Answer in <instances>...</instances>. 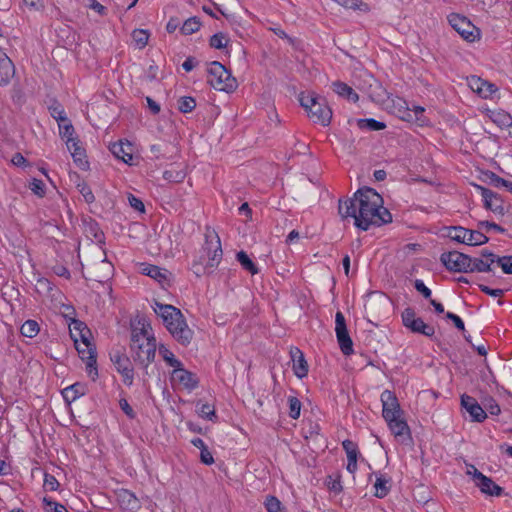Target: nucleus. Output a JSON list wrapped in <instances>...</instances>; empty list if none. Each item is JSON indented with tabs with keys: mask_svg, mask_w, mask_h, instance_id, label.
Listing matches in <instances>:
<instances>
[{
	"mask_svg": "<svg viewBox=\"0 0 512 512\" xmlns=\"http://www.w3.org/2000/svg\"><path fill=\"white\" fill-rule=\"evenodd\" d=\"M342 218L353 217L357 228L367 231L371 226H381L392 221V215L383 207V198L374 189L365 187L344 202L339 201Z\"/></svg>",
	"mask_w": 512,
	"mask_h": 512,
	"instance_id": "f257e3e1",
	"label": "nucleus"
},
{
	"mask_svg": "<svg viewBox=\"0 0 512 512\" xmlns=\"http://www.w3.org/2000/svg\"><path fill=\"white\" fill-rule=\"evenodd\" d=\"M204 235L205 243L191 266L197 277L212 274L219 266L223 256L221 240L217 232L210 227H206Z\"/></svg>",
	"mask_w": 512,
	"mask_h": 512,
	"instance_id": "f03ea898",
	"label": "nucleus"
},
{
	"mask_svg": "<svg viewBox=\"0 0 512 512\" xmlns=\"http://www.w3.org/2000/svg\"><path fill=\"white\" fill-rule=\"evenodd\" d=\"M150 331V325L144 323L141 327H133L131 330V357L143 368H147L154 361L156 354V339Z\"/></svg>",
	"mask_w": 512,
	"mask_h": 512,
	"instance_id": "7ed1b4c3",
	"label": "nucleus"
},
{
	"mask_svg": "<svg viewBox=\"0 0 512 512\" xmlns=\"http://www.w3.org/2000/svg\"><path fill=\"white\" fill-rule=\"evenodd\" d=\"M153 309L154 312L161 317L165 327L179 343L183 345L190 343L193 332L186 324L184 316L178 308L156 301Z\"/></svg>",
	"mask_w": 512,
	"mask_h": 512,
	"instance_id": "20e7f679",
	"label": "nucleus"
},
{
	"mask_svg": "<svg viewBox=\"0 0 512 512\" xmlns=\"http://www.w3.org/2000/svg\"><path fill=\"white\" fill-rule=\"evenodd\" d=\"M207 82L216 90L232 92L237 88V81L231 72L218 61H214L208 68Z\"/></svg>",
	"mask_w": 512,
	"mask_h": 512,
	"instance_id": "39448f33",
	"label": "nucleus"
},
{
	"mask_svg": "<svg viewBox=\"0 0 512 512\" xmlns=\"http://www.w3.org/2000/svg\"><path fill=\"white\" fill-rule=\"evenodd\" d=\"M448 21L451 27L468 42H474L480 37L479 29L474 26L466 17L459 14H450Z\"/></svg>",
	"mask_w": 512,
	"mask_h": 512,
	"instance_id": "423d86ee",
	"label": "nucleus"
},
{
	"mask_svg": "<svg viewBox=\"0 0 512 512\" xmlns=\"http://www.w3.org/2000/svg\"><path fill=\"white\" fill-rule=\"evenodd\" d=\"M110 360L121 374L123 383L131 386L134 381V369L129 357L120 349L112 350Z\"/></svg>",
	"mask_w": 512,
	"mask_h": 512,
	"instance_id": "0eeeda50",
	"label": "nucleus"
},
{
	"mask_svg": "<svg viewBox=\"0 0 512 512\" xmlns=\"http://www.w3.org/2000/svg\"><path fill=\"white\" fill-rule=\"evenodd\" d=\"M440 261L449 271L468 273L471 257L458 251H450L442 253Z\"/></svg>",
	"mask_w": 512,
	"mask_h": 512,
	"instance_id": "6e6552de",
	"label": "nucleus"
},
{
	"mask_svg": "<svg viewBox=\"0 0 512 512\" xmlns=\"http://www.w3.org/2000/svg\"><path fill=\"white\" fill-rule=\"evenodd\" d=\"M403 325L414 333H419L427 337H432L435 333L433 326L426 324L412 308H406L402 312Z\"/></svg>",
	"mask_w": 512,
	"mask_h": 512,
	"instance_id": "1a4fd4ad",
	"label": "nucleus"
},
{
	"mask_svg": "<svg viewBox=\"0 0 512 512\" xmlns=\"http://www.w3.org/2000/svg\"><path fill=\"white\" fill-rule=\"evenodd\" d=\"M335 332L342 353L344 355L352 354L353 342L347 330L345 317L340 311L335 315Z\"/></svg>",
	"mask_w": 512,
	"mask_h": 512,
	"instance_id": "9d476101",
	"label": "nucleus"
},
{
	"mask_svg": "<svg viewBox=\"0 0 512 512\" xmlns=\"http://www.w3.org/2000/svg\"><path fill=\"white\" fill-rule=\"evenodd\" d=\"M380 399L382 402V416L385 421L402 416L403 411L394 392L384 390Z\"/></svg>",
	"mask_w": 512,
	"mask_h": 512,
	"instance_id": "9b49d317",
	"label": "nucleus"
},
{
	"mask_svg": "<svg viewBox=\"0 0 512 512\" xmlns=\"http://www.w3.org/2000/svg\"><path fill=\"white\" fill-rule=\"evenodd\" d=\"M171 382L181 385L183 388L191 391L198 386V379L194 373L184 369L183 365L171 372Z\"/></svg>",
	"mask_w": 512,
	"mask_h": 512,
	"instance_id": "f8f14e48",
	"label": "nucleus"
},
{
	"mask_svg": "<svg viewBox=\"0 0 512 512\" xmlns=\"http://www.w3.org/2000/svg\"><path fill=\"white\" fill-rule=\"evenodd\" d=\"M307 114L313 122L323 126H328L332 119V110L324 98L318 100V103Z\"/></svg>",
	"mask_w": 512,
	"mask_h": 512,
	"instance_id": "ddd939ff",
	"label": "nucleus"
},
{
	"mask_svg": "<svg viewBox=\"0 0 512 512\" xmlns=\"http://www.w3.org/2000/svg\"><path fill=\"white\" fill-rule=\"evenodd\" d=\"M475 187L477 190H479L481 196L483 197L484 206L486 209L491 210L497 214H504L503 201L497 193L481 185H475Z\"/></svg>",
	"mask_w": 512,
	"mask_h": 512,
	"instance_id": "4468645a",
	"label": "nucleus"
},
{
	"mask_svg": "<svg viewBox=\"0 0 512 512\" xmlns=\"http://www.w3.org/2000/svg\"><path fill=\"white\" fill-rule=\"evenodd\" d=\"M467 81L471 90L484 99L491 98L492 95L498 90L493 83H490L475 75L468 77Z\"/></svg>",
	"mask_w": 512,
	"mask_h": 512,
	"instance_id": "2eb2a0df",
	"label": "nucleus"
},
{
	"mask_svg": "<svg viewBox=\"0 0 512 512\" xmlns=\"http://www.w3.org/2000/svg\"><path fill=\"white\" fill-rule=\"evenodd\" d=\"M472 468L474 469V483L479 487L481 492L491 496L501 495L502 488L499 485H497L491 478L483 475L475 466H472Z\"/></svg>",
	"mask_w": 512,
	"mask_h": 512,
	"instance_id": "dca6fc26",
	"label": "nucleus"
},
{
	"mask_svg": "<svg viewBox=\"0 0 512 512\" xmlns=\"http://www.w3.org/2000/svg\"><path fill=\"white\" fill-rule=\"evenodd\" d=\"M461 405L469 413L473 421L483 422L487 418L485 410L479 405L475 398L468 395H462Z\"/></svg>",
	"mask_w": 512,
	"mask_h": 512,
	"instance_id": "f3484780",
	"label": "nucleus"
},
{
	"mask_svg": "<svg viewBox=\"0 0 512 512\" xmlns=\"http://www.w3.org/2000/svg\"><path fill=\"white\" fill-rule=\"evenodd\" d=\"M15 75V66L6 53L0 51V87L9 84Z\"/></svg>",
	"mask_w": 512,
	"mask_h": 512,
	"instance_id": "a211bd4d",
	"label": "nucleus"
},
{
	"mask_svg": "<svg viewBox=\"0 0 512 512\" xmlns=\"http://www.w3.org/2000/svg\"><path fill=\"white\" fill-rule=\"evenodd\" d=\"M109 149L116 158L121 159L126 164L132 165L133 154L131 143L120 140L111 144Z\"/></svg>",
	"mask_w": 512,
	"mask_h": 512,
	"instance_id": "6ab92c4d",
	"label": "nucleus"
},
{
	"mask_svg": "<svg viewBox=\"0 0 512 512\" xmlns=\"http://www.w3.org/2000/svg\"><path fill=\"white\" fill-rule=\"evenodd\" d=\"M388 427L392 434L401 439V441H405L410 438V429L406 421L402 418V416L392 418L386 421Z\"/></svg>",
	"mask_w": 512,
	"mask_h": 512,
	"instance_id": "aec40b11",
	"label": "nucleus"
},
{
	"mask_svg": "<svg viewBox=\"0 0 512 512\" xmlns=\"http://www.w3.org/2000/svg\"><path fill=\"white\" fill-rule=\"evenodd\" d=\"M290 356L293 362V371L298 378H303L308 374V364L302 351L293 347L290 350Z\"/></svg>",
	"mask_w": 512,
	"mask_h": 512,
	"instance_id": "412c9836",
	"label": "nucleus"
},
{
	"mask_svg": "<svg viewBox=\"0 0 512 512\" xmlns=\"http://www.w3.org/2000/svg\"><path fill=\"white\" fill-rule=\"evenodd\" d=\"M67 149L70 151L71 156L74 159V162L77 163V165L81 169H85L88 166V161L85 159V150L79 145V142L77 139L75 140H67L66 141Z\"/></svg>",
	"mask_w": 512,
	"mask_h": 512,
	"instance_id": "4be33fe9",
	"label": "nucleus"
},
{
	"mask_svg": "<svg viewBox=\"0 0 512 512\" xmlns=\"http://www.w3.org/2000/svg\"><path fill=\"white\" fill-rule=\"evenodd\" d=\"M342 446L347 454V470L351 474H354L357 470V459L359 454L358 447L356 443L348 439L342 442Z\"/></svg>",
	"mask_w": 512,
	"mask_h": 512,
	"instance_id": "5701e85b",
	"label": "nucleus"
},
{
	"mask_svg": "<svg viewBox=\"0 0 512 512\" xmlns=\"http://www.w3.org/2000/svg\"><path fill=\"white\" fill-rule=\"evenodd\" d=\"M140 271L143 275L149 276L159 283H164L167 281V270L161 269L158 266L148 263H141Z\"/></svg>",
	"mask_w": 512,
	"mask_h": 512,
	"instance_id": "b1692460",
	"label": "nucleus"
},
{
	"mask_svg": "<svg viewBox=\"0 0 512 512\" xmlns=\"http://www.w3.org/2000/svg\"><path fill=\"white\" fill-rule=\"evenodd\" d=\"M120 506L128 511H134L139 508V502L135 495L128 490H122L118 494Z\"/></svg>",
	"mask_w": 512,
	"mask_h": 512,
	"instance_id": "393cba45",
	"label": "nucleus"
},
{
	"mask_svg": "<svg viewBox=\"0 0 512 512\" xmlns=\"http://www.w3.org/2000/svg\"><path fill=\"white\" fill-rule=\"evenodd\" d=\"M333 90L339 96L345 97L353 102H357L359 99L358 94L346 83L340 81L334 82Z\"/></svg>",
	"mask_w": 512,
	"mask_h": 512,
	"instance_id": "a878e982",
	"label": "nucleus"
},
{
	"mask_svg": "<svg viewBox=\"0 0 512 512\" xmlns=\"http://www.w3.org/2000/svg\"><path fill=\"white\" fill-rule=\"evenodd\" d=\"M85 385L82 383H75L63 390V397L67 402H73L80 396L85 394Z\"/></svg>",
	"mask_w": 512,
	"mask_h": 512,
	"instance_id": "bb28decb",
	"label": "nucleus"
},
{
	"mask_svg": "<svg viewBox=\"0 0 512 512\" xmlns=\"http://www.w3.org/2000/svg\"><path fill=\"white\" fill-rule=\"evenodd\" d=\"M172 145L167 142H161L157 144H152L150 146V152L152 153L153 157L156 159H168L170 158V153L172 152Z\"/></svg>",
	"mask_w": 512,
	"mask_h": 512,
	"instance_id": "cd10ccee",
	"label": "nucleus"
},
{
	"mask_svg": "<svg viewBox=\"0 0 512 512\" xmlns=\"http://www.w3.org/2000/svg\"><path fill=\"white\" fill-rule=\"evenodd\" d=\"M489 241V238L479 230L467 229L465 244L479 246Z\"/></svg>",
	"mask_w": 512,
	"mask_h": 512,
	"instance_id": "c85d7f7f",
	"label": "nucleus"
},
{
	"mask_svg": "<svg viewBox=\"0 0 512 512\" xmlns=\"http://www.w3.org/2000/svg\"><path fill=\"white\" fill-rule=\"evenodd\" d=\"M78 336L81 339L82 344L88 348L87 367L92 368V366L96 363V356L94 353V348L91 345L90 340H89V338L91 336V332L88 329L87 334L82 332V333H79Z\"/></svg>",
	"mask_w": 512,
	"mask_h": 512,
	"instance_id": "c756f323",
	"label": "nucleus"
},
{
	"mask_svg": "<svg viewBox=\"0 0 512 512\" xmlns=\"http://www.w3.org/2000/svg\"><path fill=\"white\" fill-rule=\"evenodd\" d=\"M159 354L163 358V360L166 362V364L173 369L182 366V362L178 360L172 351H170L165 345H160L159 348Z\"/></svg>",
	"mask_w": 512,
	"mask_h": 512,
	"instance_id": "7c9ffc66",
	"label": "nucleus"
},
{
	"mask_svg": "<svg viewBox=\"0 0 512 512\" xmlns=\"http://www.w3.org/2000/svg\"><path fill=\"white\" fill-rule=\"evenodd\" d=\"M322 97L317 96L315 93L307 92V93H301L299 95V101L301 106L305 109L306 112L314 108L316 103H318V100H320Z\"/></svg>",
	"mask_w": 512,
	"mask_h": 512,
	"instance_id": "2f4dec72",
	"label": "nucleus"
},
{
	"mask_svg": "<svg viewBox=\"0 0 512 512\" xmlns=\"http://www.w3.org/2000/svg\"><path fill=\"white\" fill-rule=\"evenodd\" d=\"M237 261L240 263V265L250 272L252 275H255L258 273V268L254 264V262L250 259V257L247 255L246 252L240 251L236 254Z\"/></svg>",
	"mask_w": 512,
	"mask_h": 512,
	"instance_id": "473e14b6",
	"label": "nucleus"
},
{
	"mask_svg": "<svg viewBox=\"0 0 512 512\" xmlns=\"http://www.w3.org/2000/svg\"><path fill=\"white\" fill-rule=\"evenodd\" d=\"M492 265L493 264L489 263V261H486L485 259L471 257L468 272H490L492 271Z\"/></svg>",
	"mask_w": 512,
	"mask_h": 512,
	"instance_id": "72a5a7b5",
	"label": "nucleus"
},
{
	"mask_svg": "<svg viewBox=\"0 0 512 512\" xmlns=\"http://www.w3.org/2000/svg\"><path fill=\"white\" fill-rule=\"evenodd\" d=\"M357 125L360 129H367L370 131H379L386 128V124L384 122H380L372 118L359 119L357 121Z\"/></svg>",
	"mask_w": 512,
	"mask_h": 512,
	"instance_id": "f704fd0d",
	"label": "nucleus"
},
{
	"mask_svg": "<svg viewBox=\"0 0 512 512\" xmlns=\"http://www.w3.org/2000/svg\"><path fill=\"white\" fill-rule=\"evenodd\" d=\"M196 406H197V413L199 414V416H201L204 419L211 420V421L216 420L217 416L215 413L214 406H212L211 404L202 403V402H198Z\"/></svg>",
	"mask_w": 512,
	"mask_h": 512,
	"instance_id": "c9c22d12",
	"label": "nucleus"
},
{
	"mask_svg": "<svg viewBox=\"0 0 512 512\" xmlns=\"http://www.w3.org/2000/svg\"><path fill=\"white\" fill-rule=\"evenodd\" d=\"M39 325L35 320H27L20 328L22 336L33 338L39 333Z\"/></svg>",
	"mask_w": 512,
	"mask_h": 512,
	"instance_id": "e433bc0d",
	"label": "nucleus"
},
{
	"mask_svg": "<svg viewBox=\"0 0 512 512\" xmlns=\"http://www.w3.org/2000/svg\"><path fill=\"white\" fill-rule=\"evenodd\" d=\"M200 26L201 22L199 18L191 17L183 23L180 30L183 35H191L197 32L200 29Z\"/></svg>",
	"mask_w": 512,
	"mask_h": 512,
	"instance_id": "4c0bfd02",
	"label": "nucleus"
},
{
	"mask_svg": "<svg viewBox=\"0 0 512 512\" xmlns=\"http://www.w3.org/2000/svg\"><path fill=\"white\" fill-rule=\"evenodd\" d=\"M467 229L461 226L448 228L447 236L458 243H464L466 240Z\"/></svg>",
	"mask_w": 512,
	"mask_h": 512,
	"instance_id": "58836bf2",
	"label": "nucleus"
},
{
	"mask_svg": "<svg viewBox=\"0 0 512 512\" xmlns=\"http://www.w3.org/2000/svg\"><path fill=\"white\" fill-rule=\"evenodd\" d=\"M485 179L488 184L494 186V187H505L507 189V185H509L510 181L505 180L498 176L496 173L488 171L484 173Z\"/></svg>",
	"mask_w": 512,
	"mask_h": 512,
	"instance_id": "ea45409f",
	"label": "nucleus"
},
{
	"mask_svg": "<svg viewBox=\"0 0 512 512\" xmlns=\"http://www.w3.org/2000/svg\"><path fill=\"white\" fill-rule=\"evenodd\" d=\"M132 38L136 45L142 49L144 48L149 40V33L146 30L136 29L132 32Z\"/></svg>",
	"mask_w": 512,
	"mask_h": 512,
	"instance_id": "a19ab883",
	"label": "nucleus"
},
{
	"mask_svg": "<svg viewBox=\"0 0 512 512\" xmlns=\"http://www.w3.org/2000/svg\"><path fill=\"white\" fill-rule=\"evenodd\" d=\"M229 39L224 33H216L210 38V46L215 49H223L227 46Z\"/></svg>",
	"mask_w": 512,
	"mask_h": 512,
	"instance_id": "79ce46f5",
	"label": "nucleus"
},
{
	"mask_svg": "<svg viewBox=\"0 0 512 512\" xmlns=\"http://www.w3.org/2000/svg\"><path fill=\"white\" fill-rule=\"evenodd\" d=\"M196 107V101L192 97L184 96L178 100V109L182 113L192 112Z\"/></svg>",
	"mask_w": 512,
	"mask_h": 512,
	"instance_id": "37998d69",
	"label": "nucleus"
},
{
	"mask_svg": "<svg viewBox=\"0 0 512 512\" xmlns=\"http://www.w3.org/2000/svg\"><path fill=\"white\" fill-rule=\"evenodd\" d=\"M76 187L79 193L83 196L86 203L90 204L94 202L95 196L86 182L80 181L77 183Z\"/></svg>",
	"mask_w": 512,
	"mask_h": 512,
	"instance_id": "c03bdc74",
	"label": "nucleus"
},
{
	"mask_svg": "<svg viewBox=\"0 0 512 512\" xmlns=\"http://www.w3.org/2000/svg\"><path fill=\"white\" fill-rule=\"evenodd\" d=\"M388 481L383 477H377L374 487H375V496L378 498H384L389 493V487L387 486Z\"/></svg>",
	"mask_w": 512,
	"mask_h": 512,
	"instance_id": "a18cd8bd",
	"label": "nucleus"
},
{
	"mask_svg": "<svg viewBox=\"0 0 512 512\" xmlns=\"http://www.w3.org/2000/svg\"><path fill=\"white\" fill-rule=\"evenodd\" d=\"M289 416L292 419H298L301 411V402L297 397L290 396L288 398Z\"/></svg>",
	"mask_w": 512,
	"mask_h": 512,
	"instance_id": "49530a36",
	"label": "nucleus"
},
{
	"mask_svg": "<svg viewBox=\"0 0 512 512\" xmlns=\"http://www.w3.org/2000/svg\"><path fill=\"white\" fill-rule=\"evenodd\" d=\"M59 131L60 135L63 139L67 140H75L76 138L73 137L74 134V127L73 125L67 120V122H62L59 124Z\"/></svg>",
	"mask_w": 512,
	"mask_h": 512,
	"instance_id": "de8ad7c7",
	"label": "nucleus"
},
{
	"mask_svg": "<svg viewBox=\"0 0 512 512\" xmlns=\"http://www.w3.org/2000/svg\"><path fill=\"white\" fill-rule=\"evenodd\" d=\"M163 178L169 182L179 183L184 180L185 174L183 171H176V170L170 169V170L164 171Z\"/></svg>",
	"mask_w": 512,
	"mask_h": 512,
	"instance_id": "09e8293b",
	"label": "nucleus"
},
{
	"mask_svg": "<svg viewBox=\"0 0 512 512\" xmlns=\"http://www.w3.org/2000/svg\"><path fill=\"white\" fill-rule=\"evenodd\" d=\"M51 116L58 121V123L67 122V117L64 109L60 105L51 106L49 108Z\"/></svg>",
	"mask_w": 512,
	"mask_h": 512,
	"instance_id": "8fccbe9b",
	"label": "nucleus"
},
{
	"mask_svg": "<svg viewBox=\"0 0 512 512\" xmlns=\"http://www.w3.org/2000/svg\"><path fill=\"white\" fill-rule=\"evenodd\" d=\"M43 487L48 491H56L59 487V482L53 475L45 473Z\"/></svg>",
	"mask_w": 512,
	"mask_h": 512,
	"instance_id": "3c124183",
	"label": "nucleus"
},
{
	"mask_svg": "<svg viewBox=\"0 0 512 512\" xmlns=\"http://www.w3.org/2000/svg\"><path fill=\"white\" fill-rule=\"evenodd\" d=\"M70 332H71V335L72 337L77 338L75 332H77L78 334L79 333H88V327L86 326L85 323H83L82 321L80 320H73L70 324Z\"/></svg>",
	"mask_w": 512,
	"mask_h": 512,
	"instance_id": "603ef678",
	"label": "nucleus"
},
{
	"mask_svg": "<svg viewBox=\"0 0 512 512\" xmlns=\"http://www.w3.org/2000/svg\"><path fill=\"white\" fill-rule=\"evenodd\" d=\"M265 507L268 512H280L281 502L274 496H268L265 500Z\"/></svg>",
	"mask_w": 512,
	"mask_h": 512,
	"instance_id": "864d4df0",
	"label": "nucleus"
},
{
	"mask_svg": "<svg viewBox=\"0 0 512 512\" xmlns=\"http://www.w3.org/2000/svg\"><path fill=\"white\" fill-rule=\"evenodd\" d=\"M498 266L505 274H512V255L502 256L498 259Z\"/></svg>",
	"mask_w": 512,
	"mask_h": 512,
	"instance_id": "5fc2aeb1",
	"label": "nucleus"
},
{
	"mask_svg": "<svg viewBox=\"0 0 512 512\" xmlns=\"http://www.w3.org/2000/svg\"><path fill=\"white\" fill-rule=\"evenodd\" d=\"M43 503L47 507H49L53 512H69L64 505L55 502L47 497L43 498Z\"/></svg>",
	"mask_w": 512,
	"mask_h": 512,
	"instance_id": "6e6d98bb",
	"label": "nucleus"
},
{
	"mask_svg": "<svg viewBox=\"0 0 512 512\" xmlns=\"http://www.w3.org/2000/svg\"><path fill=\"white\" fill-rule=\"evenodd\" d=\"M415 289L423 295L424 298L430 299L431 298V290L424 284L422 280H415L414 282Z\"/></svg>",
	"mask_w": 512,
	"mask_h": 512,
	"instance_id": "4d7b16f0",
	"label": "nucleus"
},
{
	"mask_svg": "<svg viewBox=\"0 0 512 512\" xmlns=\"http://www.w3.org/2000/svg\"><path fill=\"white\" fill-rule=\"evenodd\" d=\"M478 225L479 228L484 229L486 232L494 230L496 232L503 233L505 231L504 228L494 222L481 221Z\"/></svg>",
	"mask_w": 512,
	"mask_h": 512,
	"instance_id": "13d9d810",
	"label": "nucleus"
},
{
	"mask_svg": "<svg viewBox=\"0 0 512 512\" xmlns=\"http://www.w3.org/2000/svg\"><path fill=\"white\" fill-rule=\"evenodd\" d=\"M479 288H480V290L483 293H485V294H487V295H489L491 297H502L504 295V290L503 289H492V288H490V287H488L486 285H483V284H480Z\"/></svg>",
	"mask_w": 512,
	"mask_h": 512,
	"instance_id": "bf43d9fd",
	"label": "nucleus"
},
{
	"mask_svg": "<svg viewBox=\"0 0 512 512\" xmlns=\"http://www.w3.org/2000/svg\"><path fill=\"white\" fill-rule=\"evenodd\" d=\"M485 408L491 415H499L501 412L500 406L492 398L487 400L485 403Z\"/></svg>",
	"mask_w": 512,
	"mask_h": 512,
	"instance_id": "052dcab7",
	"label": "nucleus"
},
{
	"mask_svg": "<svg viewBox=\"0 0 512 512\" xmlns=\"http://www.w3.org/2000/svg\"><path fill=\"white\" fill-rule=\"evenodd\" d=\"M88 7L95 12H97L99 15L104 16L107 13V9L105 6H103L100 2L97 0H89Z\"/></svg>",
	"mask_w": 512,
	"mask_h": 512,
	"instance_id": "680f3d73",
	"label": "nucleus"
},
{
	"mask_svg": "<svg viewBox=\"0 0 512 512\" xmlns=\"http://www.w3.org/2000/svg\"><path fill=\"white\" fill-rule=\"evenodd\" d=\"M446 318L451 320L454 323V325H455V327L457 329H459L461 331L465 330L464 322L462 321V319L458 315H456V314H454L452 312H447L446 313Z\"/></svg>",
	"mask_w": 512,
	"mask_h": 512,
	"instance_id": "e2e57ef3",
	"label": "nucleus"
},
{
	"mask_svg": "<svg viewBox=\"0 0 512 512\" xmlns=\"http://www.w3.org/2000/svg\"><path fill=\"white\" fill-rule=\"evenodd\" d=\"M128 201H129L131 207H133L135 210H137L139 212H144L145 206H144L143 202L139 198H137L134 195L130 194L128 196Z\"/></svg>",
	"mask_w": 512,
	"mask_h": 512,
	"instance_id": "0e129e2a",
	"label": "nucleus"
},
{
	"mask_svg": "<svg viewBox=\"0 0 512 512\" xmlns=\"http://www.w3.org/2000/svg\"><path fill=\"white\" fill-rule=\"evenodd\" d=\"M496 119H494L495 122H498L502 126L509 127L512 125V117L509 114L506 113H498L496 115Z\"/></svg>",
	"mask_w": 512,
	"mask_h": 512,
	"instance_id": "69168bd1",
	"label": "nucleus"
},
{
	"mask_svg": "<svg viewBox=\"0 0 512 512\" xmlns=\"http://www.w3.org/2000/svg\"><path fill=\"white\" fill-rule=\"evenodd\" d=\"M119 405L121 410L131 419L135 417V412L132 409V407L129 405L128 401L126 399H121L119 401Z\"/></svg>",
	"mask_w": 512,
	"mask_h": 512,
	"instance_id": "338daca9",
	"label": "nucleus"
},
{
	"mask_svg": "<svg viewBox=\"0 0 512 512\" xmlns=\"http://www.w3.org/2000/svg\"><path fill=\"white\" fill-rule=\"evenodd\" d=\"M30 189L37 195L44 194V183L41 180L34 179L30 185Z\"/></svg>",
	"mask_w": 512,
	"mask_h": 512,
	"instance_id": "774afa93",
	"label": "nucleus"
}]
</instances>
